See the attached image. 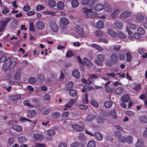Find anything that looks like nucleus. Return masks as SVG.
Segmentation results:
<instances>
[{"label": "nucleus", "mask_w": 147, "mask_h": 147, "mask_svg": "<svg viewBox=\"0 0 147 147\" xmlns=\"http://www.w3.org/2000/svg\"><path fill=\"white\" fill-rule=\"evenodd\" d=\"M83 12L86 17L94 18L97 15L96 13L92 11V10L86 7H84L83 9Z\"/></svg>", "instance_id": "obj_1"}, {"label": "nucleus", "mask_w": 147, "mask_h": 147, "mask_svg": "<svg viewBox=\"0 0 147 147\" xmlns=\"http://www.w3.org/2000/svg\"><path fill=\"white\" fill-rule=\"evenodd\" d=\"M98 59L94 60V62L98 65L102 66L103 65L102 61L104 60L105 56L101 54H98L97 56Z\"/></svg>", "instance_id": "obj_2"}, {"label": "nucleus", "mask_w": 147, "mask_h": 147, "mask_svg": "<svg viewBox=\"0 0 147 147\" xmlns=\"http://www.w3.org/2000/svg\"><path fill=\"white\" fill-rule=\"evenodd\" d=\"M86 132L92 136H94L96 140L98 141H101L103 139L102 135L100 134L99 132H96L94 134L92 133L91 132H89L86 130Z\"/></svg>", "instance_id": "obj_3"}, {"label": "nucleus", "mask_w": 147, "mask_h": 147, "mask_svg": "<svg viewBox=\"0 0 147 147\" xmlns=\"http://www.w3.org/2000/svg\"><path fill=\"white\" fill-rule=\"evenodd\" d=\"M10 19L7 18L5 21L2 20L0 21V32H2L5 29L7 23L10 21Z\"/></svg>", "instance_id": "obj_4"}, {"label": "nucleus", "mask_w": 147, "mask_h": 147, "mask_svg": "<svg viewBox=\"0 0 147 147\" xmlns=\"http://www.w3.org/2000/svg\"><path fill=\"white\" fill-rule=\"evenodd\" d=\"M82 3L83 5H88L91 7L94 5V0H82Z\"/></svg>", "instance_id": "obj_5"}, {"label": "nucleus", "mask_w": 147, "mask_h": 147, "mask_svg": "<svg viewBox=\"0 0 147 147\" xmlns=\"http://www.w3.org/2000/svg\"><path fill=\"white\" fill-rule=\"evenodd\" d=\"M133 138L131 136H128L126 138L125 136H122V139H120V142L122 143H124L125 142L129 144H131L133 141Z\"/></svg>", "instance_id": "obj_6"}, {"label": "nucleus", "mask_w": 147, "mask_h": 147, "mask_svg": "<svg viewBox=\"0 0 147 147\" xmlns=\"http://www.w3.org/2000/svg\"><path fill=\"white\" fill-rule=\"evenodd\" d=\"M49 23L52 30L54 32H57L58 31V28L56 23L52 21H50Z\"/></svg>", "instance_id": "obj_7"}, {"label": "nucleus", "mask_w": 147, "mask_h": 147, "mask_svg": "<svg viewBox=\"0 0 147 147\" xmlns=\"http://www.w3.org/2000/svg\"><path fill=\"white\" fill-rule=\"evenodd\" d=\"M36 27L37 29L42 30L45 27V24L42 22L39 21L36 23Z\"/></svg>", "instance_id": "obj_8"}, {"label": "nucleus", "mask_w": 147, "mask_h": 147, "mask_svg": "<svg viewBox=\"0 0 147 147\" xmlns=\"http://www.w3.org/2000/svg\"><path fill=\"white\" fill-rule=\"evenodd\" d=\"M33 138L36 140L38 141H42L44 139V137L43 135L38 134H34L33 135Z\"/></svg>", "instance_id": "obj_9"}, {"label": "nucleus", "mask_w": 147, "mask_h": 147, "mask_svg": "<svg viewBox=\"0 0 147 147\" xmlns=\"http://www.w3.org/2000/svg\"><path fill=\"white\" fill-rule=\"evenodd\" d=\"M60 23L61 25L67 26L69 24V21L65 17H62L60 19Z\"/></svg>", "instance_id": "obj_10"}, {"label": "nucleus", "mask_w": 147, "mask_h": 147, "mask_svg": "<svg viewBox=\"0 0 147 147\" xmlns=\"http://www.w3.org/2000/svg\"><path fill=\"white\" fill-rule=\"evenodd\" d=\"M76 32L80 36H83L84 35V31L80 26H77L76 27Z\"/></svg>", "instance_id": "obj_11"}, {"label": "nucleus", "mask_w": 147, "mask_h": 147, "mask_svg": "<svg viewBox=\"0 0 147 147\" xmlns=\"http://www.w3.org/2000/svg\"><path fill=\"white\" fill-rule=\"evenodd\" d=\"M71 127L74 130L79 131H82L84 129L83 127L76 124L72 125Z\"/></svg>", "instance_id": "obj_12"}, {"label": "nucleus", "mask_w": 147, "mask_h": 147, "mask_svg": "<svg viewBox=\"0 0 147 147\" xmlns=\"http://www.w3.org/2000/svg\"><path fill=\"white\" fill-rule=\"evenodd\" d=\"M130 13L127 11H125L121 13L119 17L120 18L122 19L127 18L130 16Z\"/></svg>", "instance_id": "obj_13"}, {"label": "nucleus", "mask_w": 147, "mask_h": 147, "mask_svg": "<svg viewBox=\"0 0 147 147\" xmlns=\"http://www.w3.org/2000/svg\"><path fill=\"white\" fill-rule=\"evenodd\" d=\"M18 140L19 143L22 144L28 141V139L26 137L22 136L18 138Z\"/></svg>", "instance_id": "obj_14"}, {"label": "nucleus", "mask_w": 147, "mask_h": 147, "mask_svg": "<svg viewBox=\"0 0 147 147\" xmlns=\"http://www.w3.org/2000/svg\"><path fill=\"white\" fill-rule=\"evenodd\" d=\"M111 59L112 63L114 64H117L118 62L117 57L115 54H113L111 56Z\"/></svg>", "instance_id": "obj_15"}, {"label": "nucleus", "mask_w": 147, "mask_h": 147, "mask_svg": "<svg viewBox=\"0 0 147 147\" xmlns=\"http://www.w3.org/2000/svg\"><path fill=\"white\" fill-rule=\"evenodd\" d=\"M12 128L17 131L19 132H21L23 130L21 126L17 125H13L12 126Z\"/></svg>", "instance_id": "obj_16"}, {"label": "nucleus", "mask_w": 147, "mask_h": 147, "mask_svg": "<svg viewBox=\"0 0 147 147\" xmlns=\"http://www.w3.org/2000/svg\"><path fill=\"white\" fill-rule=\"evenodd\" d=\"M75 102L73 99H71L70 101L65 106V107L63 109L64 110H66L68 108L71 107L74 104Z\"/></svg>", "instance_id": "obj_17"}, {"label": "nucleus", "mask_w": 147, "mask_h": 147, "mask_svg": "<svg viewBox=\"0 0 147 147\" xmlns=\"http://www.w3.org/2000/svg\"><path fill=\"white\" fill-rule=\"evenodd\" d=\"M83 60L84 61L82 64L86 65L88 66H91L92 65V63L87 58H84Z\"/></svg>", "instance_id": "obj_18"}, {"label": "nucleus", "mask_w": 147, "mask_h": 147, "mask_svg": "<svg viewBox=\"0 0 147 147\" xmlns=\"http://www.w3.org/2000/svg\"><path fill=\"white\" fill-rule=\"evenodd\" d=\"M72 76L76 78H78L80 76V74L79 71L76 69L73 70L72 72Z\"/></svg>", "instance_id": "obj_19"}, {"label": "nucleus", "mask_w": 147, "mask_h": 147, "mask_svg": "<svg viewBox=\"0 0 147 147\" xmlns=\"http://www.w3.org/2000/svg\"><path fill=\"white\" fill-rule=\"evenodd\" d=\"M35 114V111L34 110H31L28 112L27 116L28 118H30L34 116Z\"/></svg>", "instance_id": "obj_20"}, {"label": "nucleus", "mask_w": 147, "mask_h": 147, "mask_svg": "<svg viewBox=\"0 0 147 147\" xmlns=\"http://www.w3.org/2000/svg\"><path fill=\"white\" fill-rule=\"evenodd\" d=\"M130 99L129 96L127 94H125L121 96V101L123 102H127Z\"/></svg>", "instance_id": "obj_21"}, {"label": "nucleus", "mask_w": 147, "mask_h": 147, "mask_svg": "<svg viewBox=\"0 0 147 147\" xmlns=\"http://www.w3.org/2000/svg\"><path fill=\"white\" fill-rule=\"evenodd\" d=\"M124 91V89L122 87L120 86L117 87L115 90V93L117 94H121Z\"/></svg>", "instance_id": "obj_22"}, {"label": "nucleus", "mask_w": 147, "mask_h": 147, "mask_svg": "<svg viewBox=\"0 0 147 147\" xmlns=\"http://www.w3.org/2000/svg\"><path fill=\"white\" fill-rule=\"evenodd\" d=\"M57 6L59 10H62L64 7V4L63 2L59 1L57 3Z\"/></svg>", "instance_id": "obj_23"}, {"label": "nucleus", "mask_w": 147, "mask_h": 147, "mask_svg": "<svg viewBox=\"0 0 147 147\" xmlns=\"http://www.w3.org/2000/svg\"><path fill=\"white\" fill-rule=\"evenodd\" d=\"M95 117V115L92 114L89 115L86 118V120L88 122H90L93 121Z\"/></svg>", "instance_id": "obj_24"}, {"label": "nucleus", "mask_w": 147, "mask_h": 147, "mask_svg": "<svg viewBox=\"0 0 147 147\" xmlns=\"http://www.w3.org/2000/svg\"><path fill=\"white\" fill-rule=\"evenodd\" d=\"M114 134L115 136L117 138L120 142V139H122L121 134V132L118 131H115L114 132Z\"/></svg>", "instance_id": "obj_25"}, {"label": "nucleus", "mask_w": 147, "mask_h": 147, "mask_svg": "<svg viewBox=\"0 0 147 147\" xmlns=\"http://www.w3.org/2000/svg\"><path fill=\"white\" fill-rule=\"evenodd\" d=\"M79 139L81 141H84L86 139V137L85 135L82 133L79 134L78 135Z\"/></svg>", "instance_id": "obj_26"}, {"label": "nucleus", "mask_w": 147, "mask_h": 147, "mask_svg": "<svg viewBox=\"0 0 147 147\" xmlns=\"http://www.w3.org/2000/svg\"><path fill=\"white\" fill-rule=\"evenodd\" d=\"M103 5L101 4H98L96 5L94 7L96 11H99L102 10L103 9Z\"/></svg>", "instance_id": "obj_27"}, {"label": "nucleus", "mask_w": 147, "mask_h": 147, "mask_svg": "<svg viewBox=\"0 0 147 147\" xmlns=\"http://www.w3.org/2000/svg\"><path fill=\"white\" fill-rule=\"evenodd\" d=\"M120 12V10L119 9H115L113 12L111 14V16L112 18L117 17Z\"/></svg>", "instance_id": "obj_28"}, {"label": "nucleus", "mask_w": 147, "mask_h": 147, "mask_svg": "<svg viewBox=\"0 0 147 147\" xmlns=\"http://www.w3.org/2000/svg\"><path fill=\"white\" fill-rule=\"evenodd\" d=\"M32 102L33 103L32 105L34 106V107H36L37 106V104L39 101V100L36 98H33L32 100Z\"/></svg>", "instance_id": "obj_29"}, {"label": "nucleus", "mask_w": 147, "mask_h": 147, "mask_svg": "<svg viewBox=\"0 0 147 147\" xmlns=\"http://www.w3.org/2000/svg\"><path fill=\"white\" fill-rule=\"evenodd\" d=\"M82 102L84 103L87 104L88 102V95L87 94H84L82 96Z\"/></svg>", "instance_id": "obj_30"}, {"label": "nucleus", "mask_w": 147, "mask_h": 147, "mask_svg": "<svg viewBox=\"0 0 147 147\" xmlns=\"http://www.w3.org/2000/svg\"><path fill=\"white\" fill-rule=\"evenodd\" d=\"M125 115L131 117L134 116L135 115V112L131 111H125Z\"/></svg>", "instance_id": "obj_31"}, {"label": "nucleus", "mask_w": 147, "mask_h": 147, "mask_svg": "<svg viewBox=\"0 0 147 147\" xmlns=\"http://www.w3.org/2000/svg\"><path fill=\"white\" fill-rule=\"evenodd\" d=\"M138 32L140 35H143L145 34V31L144 29L141 27H139L137 29Z\"/></svg>", "instance_id": "obj_32"}, {"label": "nucleus", "mask_w": 147, "mask_h": 147, "mask_svg": "<svg viewBox=\"0 0 147 147\" xmlns=\"http://www.w3.org/2000/svg\"><path fill=\"white\" fill-rule=\"evenodd\" d=\"M73 86V84L72 82H69L67 84L66 86V88L67 90L72 89Z\"/></svg>", "instance_id": "obj_33"}, {"label": "nucleus", "mask_w": 147, "mask_h": 147, "mask_svg": "<svg viewBox=\"0 0 147 147\" xmlns=\"http://www.w3.org/2000/svg\"><path fill=\"white\" fill-rule=\"evenodd\" d=\"M71 5L73 7H76L79 5V2L78 0H73L71 2Z\"/></svg>", "instance_id": "obj_34"}, {"label": "nucleus", "mask_w": 147, "mask_h": 147, "mask_svg": "<svg viewBox=\"0 0 147 147\" xmlns=\"http://www.w3.org/2000/svg\"><path fill=\"white\" fill-rule=\"evenodd\" d=\"M23 104L24 105L30 107H33L34 106V105L30 104V101L27 100H25L23 101Z\"/></svg>", "instance_id": "obj_35"}, {"label": "nucleus", "mask_w": 147, "mask_h": 147, "mask_svg": "<svg viewBox=\"0 0 147 147\" xmlns=\"http://www.w3.org/2000/svg\"><path fill=\"white\" fill-rule=\"evenodd\" d=\"M115 26L118 28L121 29L123 27V24L118 21L116 22L114 24Z\"/></svg>", "instance_id": "obj_36"}, {"label": "nucleus", "mask_w": 147, "mask_h": 147, "mask_svg": "<svg viewBox=\"0 0 147 147\" xmlns=\"http://www.w3.org/2000/svg\"><path fill=\"white\" fill-rule=\"evenodd\" d=\"M87 147H96L95 142L93 141H89L87 145Z\"/></svg>", "instance_id": "obj_37"}, {"label": "nucleus", "mask_w": 147, "mask_h": 147, "mask_svg": "<svg viewBox=\"0 0 147 147\" xmlns=\"http://www.w3.org/2000/svg\"><path fill=\"white\" fill-rule=\"evenodd\" d=\"M104 34L103 32H101L100 30H96L95 32V34L96 36L98 37H101L103 36Z\"/></svg>", "instance_id": "obj_38"}, {"label": "nucleus", "mask_w": 147, "mask_h": 147, "mask_svg": "<svg viewBox=\"0 0 147 147\" xmlns=\"http://www.w3.org/2000/svg\"><path fill=\"white\" fill-rule=\"evenodd\" d=\"M97 26L99 28H102L104 27L103 22L102 21H98L97 23Z\"/></svg>", "instance_id": "obj_39"}, {"label": "nucleus", "mask_w": 147, "mask_h": 147, "mask_svg": "<svg viewBox=\"0 0 147 147\" xmlns=\"http://www.w3.org/2000/svg\"><path fill=\"white\" fill-rule=\"evenodd\" d=\"M47 134L49 136H53L55 134V132L54 130L50 129L47 131Z\"/></svg>", "instance_id": "obj_40"}, {"label": "nucleus", "mask_w": 147, "mask_h": 147, "mask_svg": "<svg viewBox=\"0 0 147 147\" xmlns=\"http://www.w3.org/2000/svg\"><path fill=\"white\" fill-rule=\"evenodd\" d=\"M110 83V81L107 82L105 84V90L106 91L108 92H110V87L109 85Z\"/></svg>", "instance_id": "obj_41"}, {"label": "nucleus", "mask_w": 147, "mask_h": 147, "mask_svg": "<svg viewBox=\"0 0 147 147\" xmlns=\"http://www.w3.org/2000/svg\"><path fill=\"white\" fill-rule=\"evenodd\" d=\"M111 117L115 119L117 118V116L116 112L115 109L111 111Z\"/></svg>", "instance_id": "obj_42"}, {"label": "nucleus", "mask_w": 147, "mask_h": 147, "mask_svg": "<svg viewBox=\"0 0 147 147\" xmlns=\"http://www.w3.org/2000/svg\"><path fill=\"white\" fill-rule=\"evenodd\" d=\"M139 120L142 123H147V116L140 117V118Z\"/></svg>", "instance_id": "obj_43"}, {"label": "nucleus", "mask_w": 147, "mask_h": 147, "mask_svg": "<svg viewBox=\"0 0 147 147\" xmlns=\"http://www.w3.org/2000/svg\"><path fill=\"white\" fill-rule=\"evenodd\" d=\"M29 30L30 31L34 32L35 31L33 23L32 22H30L29 24Z\"/></svg>", "instance_id": "obj_44"}, {"label": "nucleus", "mask_w": 147, "mask_h": 147, "mask_svg": "<svg viewBox=\"0 0 147 147\" xmlns=\"http://www.w3.org/2000/svg\"><path fill=\"white\" fill-rule=\"evenodd\" d=\"M48 4L49 5L52 7H53L56 6V3L54 0H49Z\"/></svg>", "instance_id": "obj_45"}, {"label": "nucleus", "mask_w": 147, "mask_h": 147, "mask_svg": "<svg viewBox=\"0 0 147 147\" xmlns=\"http://www.w3.org/2000/svg\"><path fill=\"white\" fill-rule=\"evenodd\" d=\"M74 54L72 51L68 50L67 51L66 54V57H70L74 56Z\"/></svg>", "instance_id": "obj_46"}, {"label": "nucleus", "mask_w": 147, "mask_h": 147, "mask_svg": "<svg viewBox=\"0 0 147 147\" xmlns=\"http://www.w3.org/2000/svg\"><path fill=\"white\" fill-rule=\"evenodd\" d=\"M69 91V93L70 94L73 96H77V92L74 90L71 89Z\"/></svg>", "instance_id": "obj_47"}, {"label": "nucleus", "mask_w": 147, "mask_h": 147, "mask_svg": "<svg viewBox=\"0 0 147 147\" xmlns=\"http://www.w3.org/2000/svg\"><path fill=\"white\" fill-rule=\"evenodd\" d=\"M127 61L130 62L132 56L130 53H127L126 54Z\"/></svg>", "instance_id": "obj_48"}, {"label": "nucleus", "mask_w": 147, "mask_h": 147, "mask_svg": "<svg viewBox=\"0 0 147 147\" xmlns=\"http://www.w3.org/2000/svg\"><path fill=\"white\" fill-rule=\"evenodd\" d=\"M80 145V143L78 141L73 142L70 145V147H78Z\"/></svg>", "instance_id": "obj_49"}, {"label": "nucleus", "mask_w": 147, "mask_h": 147, "mask_svg": "<svg viewBox=\"0 0 147 147\" xmlns=\"http://www.w3.org/2000/svg\"><path fill=\"white\" fill-rule=\"evenodd\" d=\"M136 18L137 20L140 22L143 20L144 17L142 15L139 14L137 16Z\"/></svg>", "instance_id": "obj_50"}, {"label": "nucleus", "mask_w": 147, "mask_h": 147, "mask_svg": "<svg viewBox=\"0 0 147 147\" xmlns=\"http://www.w3.org/2000/svg\"><path fill=\"white\" fill-rule=\"evenodd\" d=\"M20 77V71H17L16 73L14 76V80H18Z\"/></svg>", "instance_id": "obj_51"}, {"label": "nucleus", "mask_w": 147, "mask_h": 147, "mask_svg": "<svg viewBox=\"0 0 147 147\" xmlns=\"http://www.w3.org/2000/svg\"><path fill=\"white\" fill-rule=\"evenodd\" d=\"M30 9V7L29 5H24L23 8V10L25 11H28Z\"/></svg>", "instance_id": "obj_52"}, {"label": "nucleus", "mask_w": 147, "mask_h": 147, "mask_svg": "<svg viewBox=\"0 0 147 147\" xmlns=\"http://www.w3.org/2000/svg\"><path fill=\"white\" fill-rule=\"evenodd\" d=\"M36 81V79L34 78L33 77H31L29 78V80H28V82L30 83V84H34Z\"/></svg>", "instance_id": "obj_53"}, {"label": "nucleus", "mask_w": 147, "mask_h": 147, "mask_svg": "<svg viewBox=\"0 0 147 147\" xmlns=\"http://www.w3.org/2000/svg\"><path fill=\"white\" fill-rule=\"evenodd\" d=\"M111 36L114 38H117L118 37V34L115 32L111 30Z\"/></svg>", "instance_id": "obj_54"}, {"label": "nucleus", "mask_w": 147, "mask_h": 147, "mask_svg": "<svg viewBox=\"0 0 147 147\" xmlns=\"http://www.w3.org/2000/svg\"><path fill=\"white\" fill-rule=\"evenodd\" d=\"M7 59V57L5 55H3L0 58V61L1 62H3Z\"/></svg>", "instance_id": "obj_55"}, {"label": "nucleus", "mask_w": 147, "mask_h": 147, "mask_svg": "<svg viewBox=\"0 0 147 147\" xmlns=\"http://www.w3.org/2000/svg\"><path fill=\"white\" fill-rule=\"evenodd\" d=\"M8 144L9 145H12L14 143V140L13 138H9L7 141Z\"/></svg>", "instance_id": "obj_56"}, {"label": "nucleus", "mask_w": 147, "mask_h": 147, "mask_svg": "<svg viewBox=\"0 0 147 147\" xmlns=\"http://www.w3.org/2000/svg\"><path fill=\"white\" fill-rule=\"evenodd\" d=\"M60 115V113L58 112H55L52 113V116L53 117L57 118Z\"/></svg>", "instance_id": "obj_57"}, {"label": "nucleus", "mask_w": 147, "mask_h": 147, "mask_svg": "<svg viewBox=\"0 0 147 147\" xmlns=\"http://www.w3.org/2000/svg\"><path fill=\"white\" fill-rule=\"evenodd\" d=\"M79 107L80 109L84 110L87 109L88 108V106L84 105H80Z\"/></svg>", "instance_id": "obj_58"}, {"label": "nucleus", "mask_w": 147, "mask_h": 147, "mask_svg": "<svg viewBox=\"0 0 147 147\" xmlns=\"http://www.w3.org/2000/svg\"><path fill=\"white\" fill-rule=\"evenodd\" d=\"M44 8L45 7L43 5H39L36 6V9L37 11H40L44 9Z\"/></svg>", "instance_id": "obj_59"}, {"label": "nucleus", "mask_w": 147, "mask_h": 147, "mask_svg": "<svg viewBox=\"0 0 147 147\" xmlns=\"http://www.w3.org/2000/svg\"><path fill=\"white\" fill-rule=\"evenodd\" d=\"M20 121L22 122H24L25 121H28L30 123H32V121L31 120L25 117H21Z\"/></svg>", "instance_id": "obj_60"}, {"label": "nucleus", "mask_w": 147, "mask_h": 147, "mask_svg": "<svg viewBox=\"0 0 147 147\" xmlns=\"http://www.w3.org/2000/svg\"><path fill=\"white\" fill-rule=\"evenodd\" d=\"M121 38H124L126 37L125 35L122 32H120L118 33V36Z\"/></svg>", "instance_id": "obj_61"}, {"label": "nucleus", "mask_w": 147, "mask_h": 147, "mask_svg": "<svg viewBox=\"0 0 147 147\" xmlns=\"http://www.w3.org/2000/svg\"><path fill=\"white\" fill-rule=\"evenodd\" d=\"M98 41L99 42H103L105 43H107L108 42L107 40L105 38H102L98 40Z\"/></svg>", "instance_id": "obj_62"}, {"label": "nucleus", "mask_w": 147, "mask_h": 147, "mask_svg": "<svg viewBox=\"0 0 147 147\" xmlns=\"http://www.w3.org/2000/svg\"><path fill=\"white\" fill-rule=\"evenodd\" d=\"M51 111V108H47L46 110L44 111L43 112V114L45 115H47L49 114Z\"/></svg>", "instance_id": "obj_63"}, {"label": "nucleus", "mask_w": 147, "mask_h": 147, "mask_svg": "<svg viewBox=\"0 0 147 147\" xmlns=\"http://www.w3.org/2000/svg\"><path fill=\"white\" fill-rule=\"evenodd\" d=\"M141 84H138L135 86L134 89L136 91H138L141 89Z\"/></svg>", "instance_id": "obj_64"}]
</instances>
